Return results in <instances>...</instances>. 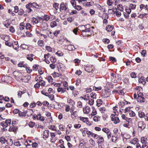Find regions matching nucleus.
<instances>
[{
  "instance_id": "nucleus-36",
  "label": "nucleus",
  "mask_w": 148,
  "mask_h": 148,
  "mask_svg": "<svg viewBox=\"0 0 148 148\" xmlns=\"http://www.w3.org/2000/svg\"><path fill=\"white\" fill-rule=\"evenodd\" d=\"M94 3L93 1H91L90 2H87L86 3L85 5L87 7H89L90 6L92 5Z\"/></svg>"
},
{
  "instance_id": "nucleus-47",
  "label": "nucleus",
  "mask_w": 148,
  "mask_h": 148,
  "mask_svg": "<svg viewBox=\"0 0 148 148\" xmlns=\"http://www.w3.org/2000/svg\"><path fill=\"white\" fill-rule=\"evenodd\" d=\"M48 36L50 38L52 39L54 38L53 34L51 32V31L49 32V34H48Z\"/></svg>"
},
{
  "instance_id": "nucleus-30",
  "label": "nucleus",
  "mask_w": 148,
  "mask_h": 148,
  "mask_svg": "<svg viewBox=\"0 0 148 148\" xmlns=\"http://www.w3.org/2000/svg\"><path fill=\"white\" fill-rule=\"evenodd\" d=\"M14 43L15 44L14 45H12V47L14 49L17 50L19 47L18 43L17 42H14Z\"/></svg>"
},
{
  "instance_id": "nucleus-6",
  "label": "nucleus",
  "mask_w": 148,
  "mask_h": 148,
  "mask_svg": "<svg viewBox=\"0 0 148 148\" xmlns=\"http://www.w3.org/2000/svg\"><path fill=\"white\" fill-rule=\"evenodd\" d=\"M30 113V115H31L33 113V110L32 109L30 110L29 111H27L26 110H24L23 112H19V116H25L26 114L29 112Z\"/></svg>"
},
{
  "instance_id": "nucleus-5",
  "label": "nucleus",
  "mask_w": 148,
  "mask_h": 148,
  "mask_svg": "<svg viewBox=\"0 0 148 148\" xmlns=\"http://www.w3.org/2000/svg\"><path fill=\"white\" fill-rule=\"evenodd\" d=\"M11 120L10 119H8L5 121L2 122L1 123V125L4 127L5 128L8 126L10 125Z\"/></svg>"
},
{
  "instance_id": "nucleus-44",
  "label": "nucleus",
  "mask_w": 148,
  "mask_h": 148,
  "mask_svg": "<svg viewBox=\"0 0 148 148\" xmlns=\"http://www.w3.org/2000/svg\"><path fill=\"white\" fill-rule=\"evenodd\" d=\"M101 86H98L97 87H96L95 86H93L92 87V89L94 90L95 91H98L99 90H101Z\"/></svg>"
},
{
  "instance_id": "nucleus-17",
  "label": "nucleus",
  "mask_w": 148,
  "mask_h": 148,
  "mask_svg": "<svg viewBox=\"0 0 148 148\" xmlns=\"http://www.w3.org/2000/svg\"><path fill=\"white\" fill-rule=\"evenodd\" d=\"M131 136L129 134H125L123 136V139L124 141H126L127 139L130 138Z\"/></svg>"
},
{
  "instance_id": "nucleus-16",
  "label": "nucleus",
  "mask_w": 148,
  "mask_h": 148,
  "mask_svg": "<svg viewBox=\"0 0 148 148\" xmlns=\"http://www.w3.org/2000/svg\"><path fill=\"white\" fill-rule=\"evenodd\" d=\"M13 122L12 123V126L10 127L9 129V131L10 132H15L16 131V127L13 125Z\"/></svg>"
},
{
  "instance_id": "nucleus-56",
  "label": "nucleus",
  "mask_w": 148,
  "mask_h": 148,
  "mask_svg": "<svg viewBox=\"0 0 148 148\" xmlns=\"http://www.w3.org/2000/svg\"><path fill=\"white\" fill-rule=\"evenodd\" d=\"M92 90V88H88L85 89V91L86 93L90 92Z\"/></svg>"
},
{
  "instance_id": "nucleus-22",
  "label": "nucleus",
  "mask_w": 148,
  "mask_h": 148,
  "mask_svg": "<svg viewBox=\"0 0 148 148\" xmlns=\"http://www.w3.org/2000/svg\"><path fill=\"white\" fill-rule=\"evenodd\" d=\"M36 117L37 120H40L41 121H43L45 120L44 117L42 116L40 114H39L37 115H36Z\"/></svg>"
},
{
  "instance_id": "nucleus-20",
  "label": "nucleus",
  "mask_w": 148,
  "mask_h": 148,
  "mask_svg": "<svg viewBox=\"0 0 148 148\" xmlns=\"http://www.w3.org/2000/svg\"><path fill=\"white\" fill-rule=\"evenodd\" d=\"M147 138L144 137H143L141 138V142L142 144H147L148 143L147 141Z\"/></svg>"
},
{
  "instance_id": "nucleus-3",
  "label": "nucleus",
  "mask_w": 148,
  "mask_h": 148,
  "mask_svg": "<svg viewBox=\"0 0 148 148\" xmlns=\"http://www.w3.org/2000/svg\"><path fill=\"white\" fill-rule=\"evenodd\" d=\"M110 117L112 121L114 122V123L116 124L119 122L120 120L119 117L114 114H112Z\"/></svg>"
},
{
  "instance_id": "nucleus-45",
  "label": "nucleus",
  "mask_w": 148,
  "mask_h": 148,
  "mask_svg": "<svg viewBox=\"0 0 148 148\" xmlns=\"http://www.w3.org/2000/svg\"><path fill=\"white\" fill-rule=\"evenodd\" d=\"M138 116L140 118H142L144 117H145V116L144 113L142 112H138Z\"/></svg>"
},
{
  "instance_id": "nucleus-57",
  "label": "nucleus",
  "mask_w": 148,
  "mask_h": 148,
  "mask_svg": "<svg viewBox=\"0 0 148 148\" xmlns=\"http://www.w3.org/2000/svg\"><path fill=\"white\" fill-rule=\"evenodd\" d=\"M32 27V25L29 23H27L26 24L25 27L26 29H30Z\"/></svg>"
},
{
  "instance_id": "nucleus-52",
  "label": "nucleus",
  "mask_w": 148,
  "mask_h": 148,
  "mask_svg": "<svg viewBox=\"0 0 148 148\" xmlns=\"http://www.w3.org/2000/svg\"><path fill=\"white\" fill-rule=\"evenodd\" d=\"M118 8L119 9V10L120 11H122L123 10V6L121 4H119L117 6Z\"/></svg>"
},
{
  "instance_id": "nucleus-28",
  "label": "nucleus",
  "mask_w": 148,
  "mask_h": 148,
  "mask_svg": "<svg viewBox=\"0 0 148 148\" xmlns=\"http://www.w3.org/2000/svg\"><path fill=\"white\" fill-rule=\"evenodd\" d=\"M113 26L112 25H108L106 28V30L108 32L111 31L113 29Z\"/></svg>"
},
{
  "instance_id": "nucleus-18",
  "label": "nucleus",
  "mask_w": 148,
  "mask_h": 148,
  "mask_svg": "<svg viewBox=\"0 0 148 148\" xmlns=\"http://www.w3.org/2000/svg\"><path fill=\"white\" fill-rule=\"evenodd\" d=\"M86 25H82L79 26L78 27V30L82 31V33H83V32L84 31L85 29L86 28Z\"/></svg>"
},
{
  "instance_id": "nucleus-46",
  "label": "nucleus",
  "mask_w": 148,
  "mask_h": 148,
  "mask_svg": "<svg viewBox=\"0 0 148 148\" xmlns=\"http://www.w3.org/2000/svg\"><path fill=\"white\" fill-rule=\"evenodd\" d=\"M92 109V111L91 115L92 116H93L97 114V112L95 108H93Z\"/></svg>"
},
{
  "instance_id": "nucleus-60",
  "label": "nucleus",
  "mask_w": 148,
  "mask_h": 148,
  "mask_svg": "<svg viewBox=\"0 0 148 148\" xmlns=\"http://www.w3.org/2000/svg\"><path fill=\"white\" fill-rule=\"evenodd\" d=\"M59 4L56 3H54L53 4V8H55L56 10H58L59 8L58 7Z\"/></svg>"
},
{
  "instance_id": "nucleus-13",
  "label": "nucleus",
  "mask_w": 148,
  "mask_h": 148,
  "mask_svg": "<svg viewBox=\"0 0 148 148\" xmlns=\"http://www.w3.org/2000/svg\"><path fill=\"white\" fill-rule=\"evenodd\" d=\"M73 109H71L70 112H71V116L73 119H75L77 116V112L76 111H74Z\"/></svg>"
},
{
  "instance_id": "nucleus-4",
  "label": "nucleus",
  "mask_w": 148,
  "mask_h": 148,
  "mask_svg": "<svg viewBox=\"0 0 148 148\" xmlns=\"http://www.w3.org/2000/svg\"><path fill=\"white\" fill-rule=\"evenodd\" d=\"M140 8L141 10L143 11L145 14H147L148 12V5H145L143 4H141L140 5Z\"/></svg>"
},
{
  "instance_id": "nucleus-26",
  "label": "nucleus",
  "mask_w": 148,
  "mask_h": 148,
  "mask_svg": "<svg viewBox=\"0 0 148 148\" xmlns=\"http://www.w3.org/2000/svg\"><path fill=\"white\" fill-rule=\"evenodd\" d=\"M57 91L58 92H60L61 93H63L65 92L66 89L60 87H58L57 89Z\"/></svg>"
},
{
  "instance_id": "nucleus-62",
  "label": "nucleus",
  "mask_w": 148,
  "mask_h": 148,
  "mask_svg": "<svg viewBox=\"0 0 148 148\" xmlns=\"http://www.w3.org/2000/svg\"><path fill=\"white\" fill-rule=\"evenodd\" d=\"M28 125L30 127L32 128L35 125V123L32 122H30L29 123Z\"/></svg>"
},
{
  "instance_id": "nucleus-8",
  "label": "nucleus",
  "mask_w": 148,
  "mask_h": 148,
  "mask_svg": "<svg viewBox=\"0 0 148 148\" xmlns=\"http://www.w3.org/2000/svg\"><path fill=\"white\" fill-rule=\"evenodd\" d=\"M32 8V7L31 5V2L29 3L26 5V11L28 13H29L33 11V10L31 8Z\"/></svg>"
},
{
  "instance_id": "nucleus-12",
  "label": "nucleus",
  "mask_w": 148,
  "mask_h": 148,
  "mask_svg": "<svg viewBox=\"0 0 148 148\" xmlns=\"http://www.w3.org/2000/svg\"><path fill=\"white\" fill-rule=\"evenodd\" d=\"M65 47L69 51L74 50L75 49L74 46L71 44L67 46H65Z\"/></svg>"
},
{
  "instance_id": "nucleus-31",
  "label": "nucleus",
  "mask_w": 148,
  "mask_h": 148,
  "mask_svg": "<svg viewBox=\"0 0 148 148\" xmlns=\"http://www.w3.org/2000/svg\"><path fill=\"white\" fill-rule=\"evenodd\" d=\"M31 5H32V8H35L37 9H38L39 8V5L35 2L31 3Z\"/></svg>"
},
{
  "instance_id": "nucleus-14",
  "label": "nucleus",
  "mask_w": 148,
  "mask_h": 148,
  "mask_svg": "<svg viewBox=\"0 0 148 148\" xmlns=\"http://www.w3.org/2000/svg\"><path fill=\"white\" fill-rule=\"evenodd\" d=\"M51 141L52 143H55L56 140V139L55 138V135L54 133H51Z\"/></svg>"
},
{
  "instance_id": "nucleus-61",
  "label": "nucleus",
  "mask_w": 148,
  "mask_h": 148,
  "mask_svg": "<svg viewBox=\"0 0 148 148\" xmlns=\"http://www.w3.org/2000/svg\"><path fill=\"white\" fill-rule=\"evenodd\" d=\"M130 75L131 77L132 78H135L136 77V75L134 72H133L131 73Z\"/></svg>"
},
{
  "instance_id": "nucleus-7",
  "label": "nucleus",
  "mask_w": 148,
  "mask_h": 148,
  "mask_svg": "<svg viewBox=\"0 0 148 148\" xmlns=\"http://www.w3.org/2000/svg\"><path fill=\"white\" fill-rule=\"evenodd\" d=\"M68 7L66 3L62 2L60 5V10L62 11H66L67 10Z\"/></svg>"
},
{
  "instance_id": "nucleus-29",
  "label": "nucleus",
  "mask_w": 148,
  "mask_h": 148,
  "mask_svg": "<svg viewBox=\"0 0 148 148\" xmlns=\"http://www.w3.org/2000/svg\"><path fill=\"white\" fill-rule=\"evenodd\" d=\"M118 138V136H115V135H113L112 136V142L115 143Z\"/></svg>"
},
{
  "instance_id": "nucleus-19",
  "label": "nucleus",
  "mask_w": 148,
  "mask_h": 148,
  "mask_svg": "<svg viewBox=\"0 0 148 148\" xmlns=\"http://www.w3.org/2000/svg\"><path fill=\"white\" fill-rule=\"evenodd\" d=\"M90 108L88 106H86L83 109V112L85 114H87L90 112Z\"/></svg>"
},
{
  "instance_id": "nucleus-23",
  "label": "nucleus",
  "mask_w": 148,
  "mask_h": 148,
  "mask_svg": "<svg viewBox=\"0 0 148 148\" xmlns=\"http://www.w3.org/2000/svg\"><path fill=\"white\" fill-rule=\"evenodd\" d=\"M34 56V55L32 54H30L29 55H27V56L26 58L28 60H30V61H32L33 60L32 57Z\"/></svg>"
},
{
  "instance_id": "nucleus-15",
  "label": "nucleus",
  "mask_w": 148,
  "mask_h": 148,
  "mask_svg": "<svg viewBox=\"0 0 148 148\" xmlns=\"http://www.w3.org/2000/svg\"><path fill=\"white\" fill-rule=\"evenodd\" d=\"M49 132L48 130H45L43 133V138H47L49 136Z\"/></svg>"
},
{
  "instance_id": "nucleus-21",
  "label": "nucleus",
  "mask_w": 148,
  "mask_h": 148,
  "mask_svg": "<svg viewBox=\"0 0 148 148\" xmlns=\"http://www.w3.org/2000/svg\"><path fill=\"white\" fill-rule=\"evenodd\" d=\"M138 82L139 83H141L143 85H144L146 83L144 77H141L138 79Z\"/></svg>"
},
{
  "instance_id": "nucleus-51",
  "label": "nucleus",
  "mask_w": 148,
  "mask_h": 148,
  "mask_svg": "<svg viewBox=\"0 0 148 148\" xmlns=\"http://www.w3.org/2000/svg\"><path fill=\"white\" fill-rule=\"evenodd\" d=\"M113 132H114V135H115V136H118V129H117L116 128L114 129L113 130Z\"/></svg>"
},
{
  "instance_id": "nucleus-41",
  "label": "nucleus",
  "mask_w": 148,
  "mask_h": 148,
  "mask_svg": "<svg viewBox=\"0 0 148 148\" xmlns=\"http://www.w3.org/2000/svg\"><path fill=\"white\" fill-rule=\"evenodd\" d=\"M88 100V104L91 106L93 105L94 103V100L91 98H89Z\"/></svg>"
},
{
  "instance_id": "nucleus-53",
  "label": "nucleus",
  "mask_w": 148,
  "mask_h": 148,
  "mask_svg": "<svg viewBox=\"0 0 148 148\" xmlns=\"http://www.w3.org/2000/svg\"><path fill=\"white\" fill-rule=\"evenodd\" d=\"M129 7L130 8V9L134 10L136 8V5L133 4H130V5Z\"/></svg>"
},
{
  "instance_id": "nucleus-27",
  "label": "nucleus",
  "mask_w": 148,
  "mask_h": 148,
  "mask_svg": "<svg viewBox=\"0 0 148 148\" xmlns=\"http://www.w3.org/2000/svg\"><path fill=\"white\" fill-rule=\"evenodd\" d=\"M54 78L57 77H59L62 76V74L54 72L52 74Z\"/></svg>"
},
{
  "instance_id": "nucleus-9",
  "label": "nucleus",
  "mask_w": 148,
  "mask_h": 148,
  "mask_svg": "<svg viewBox=\"0 0 148 148\" xmlns=\"http://www.w3.org/2000/svg\"><path fill=\"white\" fill-rule=\"evenodd\" d=\"M31 78V76L29 75L24 76L21 79V81L25 82H28L29 80Z\"/></svg>"
},
{
  "instance_id": "nucleus-43",
  "label": "nucleus",
  "mask_w": 148,
  "mask_h": 148,
  "mask_svg": "<svg viewBox=\"0 0 148 148\" xmlns=\"http://www.w3.org/2000/svg\"><path fill=\"white\" fill-rule=\"evenodd\" d=\"M57 25V23L56 21H53L51 23V26L52 27L56 26Z\"/></svg>"
},
{
  "instance_id": "nucleus-40",
  "label": "nucleus",
  "mask_w": 148,
  "mask_h": 148,
  "mask_svg": "<svg viewBox=\"0 0 148 148\" xmlns=\"http://www.w3.org/2000/svg\"><path fill=\"white\" fill-rule=\"evenodd\" d=\"M38 45L40 47L44 46V41L42 40H39L38 42Z\"/></svg>"
},
{
  "instance_id": "nucleus-2",
  "label": "nucleus",
  "mask_w": 148,
  "mask_h": 148,
  "mask_svg": "<svg viewBox=\"0 0 148 148\" xmlns=\"http://www.w3.org/2000/svg\"><path fill=\"white\" fill-rule=\"evenodd\" d=\"M138 97L137 98V100L140 102H144L145 101V99L143 96V95L142 93L140 92H137Z\"/></svg>"
},
{
  "instance_id": "nucleus-35",
  "label": "nucleus",
  "mask_w": 148,
  "mask_h": 148,
  "mask_svg": "<svg viewBox=\"0 0 148 148\" xmlns=\"http://www.w3.org/2000/svg\"><path fill=\"white\" fill-rule=\"evenodd\" d=\"M100 117L98 116H95L93 118L94 121L95 122H97L100 120Z\"/></svg>"
},
{
  "instance_id": "nucleus-25",
  "label": "nucleus",
  "mask_w": 148,
  "mask_h": 148,
  "mask_svg": "<svg viewBox=\"0 0 148 148\" xmlns=\"http://www.w3.org/2000/svg\"><path fill=\"white\" fill-rule=\"evenodd\" d=\"M91 30L85 33V32H83V33H82V35L84 36H90L91 34Z\"/></svg>"
},
{
  "instance_id": "nucleus-24",
  "label": "nucleus",
  "mask_w": 148,
  "mask_h": 148,
  "mask_svg": "<svg viewBox=\"0 0 148 148\" xmlns=\"http://www.w3.org/2000/svg\"><path fill=\"white\" fill-rule=\"evenodd\" d=\"M90 98L93 99L94 100V99H96L97 98V95L94 92H92L90 94Z\"/></svg>"
},
{
  "instance_id": "nucleus-33",
  "label": "nucleus",
  "mask_w": 148,
  "mask_h": 148,
  "mask_svg": "<svg viewBox=\"0 0 148 148\" xmlns=\"http://www.w3.org/2000/svg\"><path fill=\"white\" fill-rule=\"evenodd\" d=\"M80 120L84 123L87 122L88 121V119L87 117H80Z\"/></svg>"
},
{
  "instance_id": "nucleus-42",
  "label": "nucleus",
  "mask_w": 148,
  "mask_h": 148,
  "mask_svg": "<svg viewBox=\"0 0 148 148\" xmlns=\"http://www.w3.org/2000/svg\"><path fill=\"white\" fill-rule=\"evenodd\" d=\"M102 131L106 134L110 132V130L107 128H104L102 130Z\"/></svg>"
},
{
  "instance_id": "nucleus-34",
  "label": "nucleus",
  "mask_w": 148,
  "mask_h": 148,
  "mask_svg": "<svg viewBox=\"0 0 148 148\" xmlns=\"http://www.w3.org/2000/svg\"><path fill=\"white\" fill-rule=\"evenodd\" d=\"M86 28L85 29V30L83 32L86 33L89 31L90 30H91V29L90 27V26L89 25H86Z\"/></svg>"
},
{
  "instance_id": "nucleus-38",
  "label": "nucleus",
  "mask_w": 148,
  "mask_h": 148,
  "mask_svg": "<svg viewBox=\"0 0 148 148\" xmlns=\"http://www.w3.org/2000/svg\"><path fill=\"white\" fill-rule=\"evenodd\" d=\"M20 47L23 49H27L28 48V47L27 45L24 44H22Z\"/></svg>"
},
{
  "instance_id": "nucleus-49",
  "label": "nucleus",
  "mask_w": 148,
  "mask_h": 148,
  "mask_svg": "<svg viewBox=\"0 0 148 148\" xmlns=\"http://www.w3.org/2000/svg\"><path fill=\"white\" fill-rule=\"evenodd\" d=\"M77 106L78 108H81L82 107V103L80 101H79L77 103Z\"/></svg>"
},
{
  "instance_id": "nucleus-54",
  "label": "nucleus",
  "mask_w": 148,
  "mask_h": 148,
  "mask_svg": "<svg viewBox=\"0 0 148 148\" xmlns=\"http://www.w3.org/2000/svg\"><path fill=\"white\" fill-rule=\"evenodd\" d=\"M50 17L49 16L47 15H45L44 19L45 20V21H48L50 19Z\"/></svg>"
},
{
  "instance_id": "nucleus-32",
  "label": "nucleus",
  "mask_w": 148,
  "mask_h": 148,
  "mask_svg": "<svg viewBox=\"0 0 148 148\" xmlns=\"http://www.w3.org/2000/svg\"><path fill=\"white\" fill-rule=\"evenodd\" d=\"M103 103V101L101 99H98L97 100V105L99 107Z\"/></svg>"
},
{
  "instance_id": "nucleus-48",
  "label": "nucleus",
  "mask_w": 148,
  "mask_h": 148,
  "mask_svg": "<svg viewBox=\"0 0 148 148\" xmlns=\"http://www.w3.org/2000/svg\"><path fill=\"white\" fill-rule=\"evenodd\" d=\"M49 128L52 130L56 131V129L54 125H51L49 126Z\"/></svg>"
},
{
  "instance_id": "nucleus-59",
  "label": "nucleus",
  "mask_w": 148,
  "mask_h": 148,
  "mask_svg": "<svg viewBox=\"0 0 148 148\" xmlns=\"http://www.w3.org/2000/svg\"><path fill=\"white\" fill-rule=\"evenodd\" d=\"M71 109L69 105H66L65 106V111L66 112H68Z\"/></svg>"
},
{
  "instance_id": "nucleus-10",
  "label": "nucleus",
  "mask_w": 148,
  "mask_h": 148,
  "mask_svg": "<svg viewBox=\"0 0 148 148\" xmlns=\"http://www.w3.org/2000/svg\"><path fill=\"white\" fill-rule=\"evenodd\" d=\"M67 102L69 104L72 106L71 107V109H74L75 108L74 105L75 102L74 101L71 99H68L67 100Z\"/></svg>"
},
{
  "instance_id": "nucleus-63",
  "label": "nucleus",
  "mask_w": 148,
  "mask_h": 148,
  "mask_svg": "<svg viewBox=\"0 0 148 148\" xmlns=\"http://www.w3.org/2000/svg\"><path fill=\"white\" fill-rule=\"evenodd\" d=\"M116 14L117 17H119L121 16V14L119 10H117L116 11Z\"/></svg>"
},
{
  "instance_id": "nucleus-37",
  "label": "nucleus",
  "mask_w": 148,
  "mask_h": 148,
  "mask_svg": "<svg viewBox=\"0 0 148 148\" xmlns=\"http://www.w3.org/2000/svg\"><path fill=\"white\" fill-rule=\"evenodd\" d=\"M7 142V140H6L4 137H2L0 138V142L2 144H4Z\"/></svg>"
},
{
  "instance_id": "nucleus-64",
  "label": "nucleus",
  "mask_w": 148,
  "mask_h": 148,
  "mask_svg": "<svg viewBox=\"0 0 148 148\" xmlns=\"http://www.w3.org/2000/svg\"><path fill=\"white\" fill-rule=\"evenodd\" d=\"M9 30L12 33L14 32H15L14 28L12 26H10Z\"/></svg>"
},
{
  "instance_id": "nucleus-1",
  "label": "nucleus",
  "mask_w": 148,
  "mask_h": 148,
  "mask_svg": "<svg viewBox=\"0 0 148 148\" xmlns=\"http://www.w3.org/2000/svg\"><path fill=\"white\" fill-rule=\"evenodd\" d=\"M25 27V26L24 23H21L20 25L19 28L17 31V33L18 35L20 34H24L25 31L24 29Z\"/></svg>"
},
{
  "instance_id": "nucleus-55",
  "label": "nucleus",
  "mask_w": 148,
  "mask_h": 148,
  "mask_svg": "<svg viewBox=\"0 0 148 148\" xmlns=\"http://www.w3.org/2000/svg\"><path fill=\"white\" fill-rule=\"evenodd\" d=\"M47 80L49 82H53V80L52 77L51 76H48L47 77Z\"/></svg>"
},
{
  "instance_id": "nucleus-50",
  "label": "nucleus",
  "mask_w": 148,
  "mask_h": 148,
  "mask_svg": "<svg viewBox=\"0 0 148 148\" xmlns=\"http://www.w3.org/2000/svg\"><path fill=\"white\" fill-rule=\"evenodd\" d=\"M8 144L10 145H12L13 144V141L11 139H10L8 141L7 140Z\"/></svg>"
},
{
  "instance_id": "nucleus-11",
  "label": "nucleus",
  "mask_w": 148,
  "mask_h": 148,
  "mask_svg": "<svg viewBox=\"0 0 148 148\" xmlns=\"http://www.w3.org/2000/svg\"><path fill=\"white\" fill-rule=\"evenodd\" d=\"M138 126L139 128L142 130H143L146 127L145 124L142 121H140L138 123Z\"/></svg>"
},
{
  "instance_id": "nucleus-39",
  "label": "nucleus",
  "mask_w": 148,
  "mask_h": 148,
  "mask_svg": "<svg viewBox=\"0 0 148 148\" xmlns=\"http://www.w3.org/2000/svg\"><path fill=\"white\" fill-rule=\"evenodd\" d=\"M129 114L130 116L131 117H134L136 115L135 113L132 110H130L129 111Z\"/></svg>"
},
{
  "instance_id": "nucleus-58",
  "label": "nucleus",
  "mask_w": 148,
  "mask_h": 148,
  "mask_svg": "<svg viewBox=\"0 0 148 148\" xmlns=\"http://www.w3.org/2000/svg\"><path fill=\"white\" fill-rule=\"evenodd\" d=\"M5 44L6 45L10 47H11L12 46V44L11 42H9L8 40L6 41Z\"/></svg>"
}]
</instances>
